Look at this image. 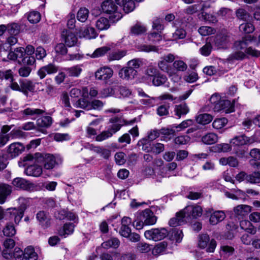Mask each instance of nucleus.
Returning <instances> with one entry per match:
<instances>
[{
  "label": "nucleus",
  "mask_w": 260,
  "mask_h": 260,
  "mask_svg": "<svg viewBox=\"0 0 260 260\" xmlns=\"http://www.w3.org/2000/svg\"><path fill=\"white\" fill-rule=\"evenodd\" d=\"M190 137L188 136H179L175 138L174 142L177 145H185L190 141Z\"/></svg>",
  "instance_id": "nucleus-61"
},
{
  "label": "nucleus",
  "mask_w": 260,
  "mask_h": 260,
  "mask_svg": "<svg viewBox=\"0 0 260 260\" xmlns=\"http://www.w3.org/2000/svg\"><path fill=\"white\" fill-rule=\"evenodd\" d=\"M218 141V136L213 133H208L202 138V142L207 145H211Z\"/></svg>",
  "instance_id": "nucleus-28"
},
{
  "label": "nucleus",
  "mask_w": 260,
  "mask_h": 260,
  "mask_svg": "<svg viewBox=\"0 0 260 260\" xmlns=\"http://www.w3.org/2000/svg\"><path fill=\"white\" fill-rule=\"evenodd\" d=\"M120 244L119 240L116 238H112L103 242L102 246L105 249H108L110 248H116Z\"/></svg>",
  "instance_id": "nucleus-33"
},
{
  "label": "nucleus",
  "mask_w": 260,
  "mask_h": 260,
  "mask_svg": "<svg viewBox=\"0 0 260 260\" xmlns=\"http://www.w3.org/2000/svg\"><path fill=\"white\" fill-rule=\"evenodd\" d=\"M89 16V10L86 8H81L77 14V19L81 22H85Z\"/></svg>",
  "instance_id": "nucleus-37"
},
{
  "label": "nucleus",
  "mask_w": 260,
  "mask_h": 260,
  "mask_svg": "<svg viewBox=\"0 0 260 260\" xmlns=\"http://www.w3.org/2000/svg\"><path fill=\"white\" fill-rule=\"evenodd\" d=\"M142 65V61L140 59L135 58L128 61L127 67L131 69L136 70Z\"/></svg>",
  "instance_id": "nucleus-54"
},
{
  "label": "nucleus",
  "mask_w": 260,
  "mask_h": 260,
  "mask_svg": "<svg viewBox=\"0 0 260 260\" xmlns=\"http://www.w3.org/2000/svg\"><path fill=\"white\" fill-rule=\"evenodd\" d=\"M168 235L169 232L165 228L152 229L145 231L144 233L146 238L154 241L161 240Z\"/></svg>",
  "instance_id": "nucleus-7"
},
{
  "label": "nucleus",
  "mask_w": 260,
  "mask_h": 260,
  "mask_svg": "<svg viewBox=\"0 0 260 260\" xmlns=\"http://www.w3.org/2000/svg\"><path fill=\"white\" fill-rule=\"evenodd\" d=\"M125 154L122 152H117L115 154L114 158L116 163L118 165L124 164L126 161Z\"/></svg>",
  "instance_id": "nucleus-63"
},
{
  "label": "nucleus",
  "mask_w": 260,
  "mask_h": 260,
  "mask_svg": "<svg viewBox=\"0 0 260 260\" xmlns=\"http://www.w3.org/2000/svg\"><path fill=\"white\" fill-rule=\"evenodd\" d=\"M137 71L129 69L128 67L121 69L119 72V76L122 80H132L137 75Z\"/></svg>",
  "instance_id": "nucleus-22"
},
{
  "label": "nucleus",
  "mask_w": 260,
  "mask_h": 260,
  "mask_svg": "<svg viewBox=\"0 0 260 260\" xmlns=\"http://www.w3.org/2000/svg\"><path fill=\"white\" fill-rule=\"evenodd\" d=\"M206 214L210 216L209 222L212 225H216L223 220L225 217V214L223 211H214L212 208H207L205 210Z\"/></svg>",
  "instance_id": "nucleus-9"
},
{
  "label": "nucleus",
  "mask_w": 260,
  "mask_h": 260,
  "mask_svg": "<svg viewBox=\"0 0 260 260\" xmlns=\"http://www.w3.org/2000/svg\"><path fill=\"white\" fill-rule=\"evenodd\" d=\"M167 247V244L160 243L154 247L152 251L154 255H158L164 252Z\"/></svg>",
  "instance_id": "nucleus-56"
},
{
  "label": "nucleus",
  "mask_w": 260,
  "mask_h": 260,
  "mask_svg": "<svg viewBox=\"0 0 260 260\" xmlns=\"http://www.w3.org/2000/svg\"><path fill=\"white\" fill-rule=\"evenodd\" d=\"M18 202L20 204L19 208H9L6 212L2 207H0V220L5 218L6 219L14 220L16 224H18L28 205L29 200L23 197H20L18 199Z\"/></svg>",
  "instance_id": "nucleus-2"
},
{
  "label": "nucleus",
  "mask_w": 260,
  "mask_h": 260,
  "mask_svg": "<svg viewBox=\"0 0 260 260\" xmlns=\"http://www.w3.org/2000/svg\"><path fill=\"white\" fill-rule=\"evenodd\" d=\"M0 79L10 81H13L16 80L13 73L11 70L6 71H0Z\"/></svg>",
  "instance_id": "nucleus-40"
},
{
  "label": "nucleus",
  "mask_w": 260,
  "mask_h": 260,
  "mask_svg": "<svg viewBox=\"0 0 260 260\" xmlns=\"http://www.w3.org/2000/svg\"><path fill=\"white\" fill-rule=\"evenodd\" d=\"M139 220H142L145 225H153L157 220V217L149 209H146L138 213Z\"/></svg>",
  "instance_id": "nucleus-11"
},
{
  "label": "nucleus",
  "mask_w": 260,
  "mask_h": 260,
  "mask_svg": "<svg viewBox=\"0 0 260 260\" xmlns=\"http://www.w3.org/2000/svg\"><path fill=\"white\" fill-rule=\"evenodd\" d=\"M222 110H224L226 113L233 112L234 111V103L233 101L231 102L229 100L221 99L219 103L216 106L215 110L218 111Z\"/></svg>",
  "instance_id": "nucleus-17"
},
{
  "label": "nucleus",
  "mask_w": 260,
  "mask_h": 260,
  "mask_svg": "<svg viewBox=\"0 0 260 260\" xmlns=\"http://www.w3.org/2000/svg\"><path fill=\"white\" fill-rule=\"evenodd\" d=\"M75 225L73 223H66L63 227V229L59 231V234L60 236H64L72 234L74 231Z\"/></svg>",
  "instance_id": "nucleus-36"
},
{
  "label": "nucleus",
  "mask_w": 260,
  "mask_h": 260,
  "mask_svg": "<svg viewBox=\"0 0 260 260\" xmlns=\"http://www.w3.org/2000/svg\"><path fill=\"white\" fill-rule=\"evenodd\" d=\"M97 36V32L92 27H88L80 32V37H83L87 39H95Z\"/></svg>",
  "instance_id": "nucleus-29"
},
{
  "label": "nucleus",
  "mask_w": 260,
  "mask_h": 260,
  "mask_svg": "<svg viewBox=\"0 0 260 260\" xmlns=\"http://www.w3.org/2000/svg\"><path fill=\"white\" fill-rule=\"evenodd\" d=\"M110 20L104 17L99 18L95 21V26L99 30L108 29L110 26Z\"/></svg>",
  "instance_id": "nucleus-27"
},
{
  "label": "nucleus",
  "mask_w": 260,
  "mask_h": 260,
  "mask_svg": "<svg viewBox=\"0 0 260 260\" xmlns=\"http://www.w3.org/2000/svg\"><path fill=\"white\" fill-rule=\"evenodd\" d=\"M147 31V28L144 25L137 23L131 28V34L132 35L138 36L142 35Z\"/></svg>",
  "instance_id": "nucleus-31"
},
{
  "label": "nucleus",
  "mask_w": 260,
  "mask_h": 260,
  "mask_svg": "<svg viewBox=\"0 0 260 260\" xmlns=\"http://www.w3.org/2000/svg\"><path fill=\"white\" fill-rule=\"evenodd\" d=\"M187 220L185 218L184 215L180 213V211L177 213L176 217L171 218L169 222V224L171 226H177L180 225L187 222Z\"/></svg>",
  "instance_id": "nucleus-25"
},
{
  "label": "nucleus",
  "mask_w": 260,
  "mask_h": 260,
  "mask_svg": "<svg viewBox=\"0 0 260 260\" xmlns=\"http://www.w3.org/2000/svg\"><path fill=\"white\" fill-rule=\"evenodd\" d=\"M228 120L225 118H216L213 123V127L216 129H219L223 127L228 123Z\"/></svg>",
  "instance_id": "nucleus-46"
},
{
  "label": "nucleus",
  "mask_w": 260,
  "mask_h": 260,
  "mask_svg": "<svg viewBox=\"0 0 260 260\" xmlns=\"http://www.w3.org/2000/svg\"><path fill=\"white\" fill-rule=\"evenodd\" d=\"M254 142L253 139L247 137L243 135L235 137L232 139L230 143L233 147L243 146L247 144H252Z\"/></svg>",
  "instance_id": "nucleus-16"
},
{
  "label": "nucleus",
  "mask_w": 260,
  "mask_h": 260,
  "mask_svg": "<svg viewBox=\"0 0 260 260\" xmlns=\"http://www.w3.org/2000/svg\"><path fill=\"white\" fill-rule=\"evenodd\" d=\"M138 145L142 147V150L148 152L151 151V146L150 141L147 138H143L141 139L138 143Z\"/></svg>",
  "instance_id": "nucleus-48"
},
{
  "label": "nucleus",
  "mask_w": 260,
  "mask_h": 260,
  "mask_svg": "<svg viewBox=\"0 0 260 260\" xmlns=\"http://www.w3.org/2000/svg\"><path fill=\"white\" fill-rule=\"evenodd\" d=\"M12 187L6 183H0V204H4L7 198L11 194Z\"/></svg>",
  "instance_id": "nucleus-20"
},
{
  "label": "nucleus",
  "mask_w": 260,
  "mask_h": 260,
  "mask_svg": "<svg viewBox=\"0 0 260 260\" xmlns=\"http://www.w3.org/2000/svg\"><path fill=\"white\" fill-rule=\"evenodd\" d=\"M13 185L17 188L28 190L33 187V184L22 178H16L12 181Z\"/></svg>",
  "instance_id": "nucleus-21"
},
{
  "label": "nucleus",
  "mask_w": 260,
  "mask_h": 260,
  "mask_svg": "<svg viewBox=\"0 0 260 260\" xmlns=\"http://www.w3.org/2000/svg\"><path fill=\"white\" fill-rule=\"evenodd\" d=\"M3 234L7 237H13L16 234V231L14 225L8 224L3 229Z\"/></svg>",
  "instance_id": "nucleus-51"
},
{
  "label": "nucleus",
  "mask_w": 260,
  "mask_h": 260,
  "mask_svg": "<svg viewBox=\"0 0 260 260\" xmlns=\"http://www.w3.org/2000/svg\"><path fill=\"white\" fill-rule=\"evenodd\" d=\"M103 12L110 15L112 22H116L122 18V14L118 10V7L112 0H106L101 4Z\"/></svg>",
  "instance_id": "nucleus-5"
},
{
  "label": "nucleus",
  "mask_w": 260,
  "mask_h": 260,
  "mask_svg": "<svg viewBox=\"0 0 260 260\" xmlns=\"http://www.w3.org/2000/svg\"><path fill=\"white\" fill-rule=\"evenodd\" d=\"M240 227L248 233L254 234L256 233V229L248 220H242L240 223Z\"/></svg>",
  "instance_id": "nucleus-35"
},
{
  "label": "nucleus",
  "mask_w": 260,
  "mask_h": 260,
  "mask_svg": "<svg viewBox=\"0 0 260 260\" xmlns=\"http://www.w3.org/2000/svg\"><path fill=\"white\" fill-rule=\"evenodd\" d=\"M113 70L106 66L100 68L94 73L96 80L105 81L110 80L113 76Z\"/></svg>",
  "instance_id": "nucleus-12"
},
{
  "label": "nucleus",
  "mask_w": 260,
  "mask_h": 260,
  "mask_svg": "<svg viewBox=\"0 0 260 260\" xmlns=\"http://www.w3.org/2000/svg\"><path fill=\"white\" fill-rule=\"evenodd\" d=\"M44 111L39 109H32L27 108L23 111V113L25 115L33 116L43 114Z\"/></svg>",
  "instance_id": "nucleus-58"
},
{
  "label": "nucleus",
  "mask_w": 260,
  "mask_h": 260,
  "mask_svg": "<svg viewBox=\"0 0 260 260\" xmlns=\"http://www.w3.org/2000/svg\"><path fill=\"white\" fill-rule=\"evenodd\" d=\"M115 89L116 87L115 85L105 88L100 91V97L102 98H105L108 96H112L115 93Z\"/></svg>",
  "instance_id": "nucleus-41"
},
{
  "label": "nucleus",
  "mask_w": 260,
  "mask_h": 260,
  "mask_svg": "<svg viewBox=\"0 0 260 260\" xmlns=\"http://www.w3.org/2000/svg\"><path fill=\"white\" fill-rule=\"evenodd\" d=\"M61 37L64 39L66 45L69 47L74 46L77 43L76 36L70 30H64L62 31Z\"/></svg>",
  "instance_id": "nucleus-15"
},
{
  "label": "nucleus",
  "mask_w": 260,
  "mask_h": 260,
  "mask_svg": "<svg viewBox=\"0 0 260 260\" xmlns=\"http://www.w3.org/2000/svg\"><path fill=\"white\" fill-rule=\"evenodd\" d=\"M27 19L31 23H37L41 19V14L37 11L30 12L27 15Z\"/></svg>",
  "instance_id": "nucleus-50"
},
{
  "label": "nucleus",
  "mask_w": 260,
  "mask_h": 260,
  "mask_svg": "<svg viewBox=\"0 0 260 260\" xmlns=\"http://www.w3.org/2000/svg\"><path fill=\"white\" fill-rule=\"evenodd\" d=\"M203 210L201 206L189 205L180 211V213L184 215L187 221L192 218H197L202 214Z\"/></svg>",
  "instance_id": "nucleus-8"
},
{
  "label": "nucleus",
  "mask_w": 260,
  "mask_h": 260,
  "mask_svg": "<svg viewBox=\"0 0 260 260\" xmlns=\"http://www.w3.org/2000/svg\"><path fill=\"white\" fill-rule=\"evenodd\" d=\"M52 123V118L49 116H43L37 121V125L39 127H47Z\"/></svg>",
  "instance_id": "nucleus-39"
},
{
  "label": "nucleus",
  "mask_w": 260,
  "mask_h": 260,
  "mask_svg": "<svg viewBox=\"0 0 260 260\" xmlns=\"http://www.w3.org/2000/svg\"><path fill=\"white\" fill-rule=\"evenodd\" d=\"M68 74L70 76L78 77L82 72V69L79 66H75L70 68L66 69Z\"/></svg>",
  "instance_id": "nucleus-55"
},
{
  "label": "nucleus",
  "mask_w": 260,
  "mask_h": 260,
  "mask_svg": "<svg viewBox=\"0 0 260 260\" xmlns=\"http://www.w3.org/2000/svg\"><path fill=\"white\" fill-rule=\"evenodd\" d=\"M110 48L107 46H104L97 48L91 55L92 58H97L104 55Z\"/></svg>",
  "instance_id": "nucleus-47"
},
{
  "label": "nucleus",
  "mask_w": 260,
  "mask_h": 260,
  "mask_svg": "<svg viewBox=\"0 0 260 260\" xmlns=\"http://www.w3.org/2000/svg\"><path fill=\"white\" fill-rule=\"evenodd\" d=\"M30 161L34 163L31 161ZM39 164L37 163H35V165L28 164V166L25 170L26 174L33 177L40 176L42 173V168Z\"/></svg>",
  "instance_id": "nucleus-19"
},
{
  "label": "nucleus",
  "mask_w": 260,
  "mask_h": 260,
  "mask_svg": "<svg viewBox=\"0 0 260 260\" xmlns=\"http://www.w3.org/2000/svg\"><path fill=\"white\" fill-rule=\"evenodd\" d=\"M112 137L111 133L107 130H105L95 137V140L98 142H102Z\"/></svg>",
  "instance_id": "nucleus-57"
},
{
  "label": "nucleus",
  "mask_w": 260,
  "mask_h": 260,
  "mask_svg": "<svg viewBox=\"0 0 260 260\" xmlns=\"http://www.w3.org/2000/svg\"><path fill=\"white\" fill-rule=\"evenodd\" d=\"M36 219L39 224L44 228H47L50 225L51 216L48 212L45 211H39L36 214Z\"/></svg>",
  "instance_id": "nucleus-13"
},
{
  "label": "nucleus",
  "mask_w": 260,
  "mask_h": 260,
  "mask_svg": "<svg viewBox=\"0 0 260 260\" xmlns=\"http://www.w3.org/2000/svg\"><path fill=\"white\" fill-rule=\"evenodd\" d=\"M60 158L50 154H43L41 153H36L34 154H28L23 157V160L31 161L35 163L42 164L44 162V167L45 169L51 170L55 167L58 163Z\"/></svg>",
  "instance_id": "nucleus-3"
},
{
  "label": "nucleus",
  "mask_w": 260,
  "mask_h": 260,
  "mask_svg": "<svg viewBox=\"0 0 260 260\" xmlns=\"http://www.w3.org/2000/svg\"><path fill=\"white\" fill-rule=\"evenodd\" d=\"M8 32L13 35L18 34L20 30V26L16 23H12L7 25Z\"/></svg>",
  "instance_id": "nucleus-52"
},
{
  "label": "nucleus",
  "mask_w": 260,
  "mask_h": 260,
  "mask_svg": "<svg viewBox=\"0 0 260 260\" xmlns=\"http://www.w3.org/2000/svg\"><path fill=\"white\" fill-rule=\"evenodd\" d=\"M57 68L52 64H49L41 68L38 72V75L40 79H43L46 75V74H50L56 73Z\"/></svg>",
  "instance_id": "nucleus-24"
},
{
  "label": "nucleus",
  "mask_w": 260,
  "mask_h": 260,
  "mask_svg": "<svg viewBox=\"0 0 260 260\" xmlns=\"http://www.w3.org/2000/svg\"><path fill=\"white\" fill-rule=\"evenodd\" d=\"M148 40L152 43H156L159 42L162 40V36L161 32L158 31L157 32H153L148 34Z\"/></svg>",
  "instance_id": "nucleus-53"
},
{
  "label": "nucleus",
  "mask_w": 260,
  "mask_h": 260,
  "mask_svg": "<svg viewBox=\"0 0 260 260\" xmlns=\"http://www.w3.org/2000/svg\"><path fill=\"white\" fill-rule=\"evenodd\" d=\"M171 239L175 240L177 242H180L183 238V234L182 230L178 229H172Z\"/></svg>",
  "instance_id": "nucleus-44"
},
{
  "label": "nucleus",
  "mask_w": 260,
  "mask_h": 260,
  "mask_svg": "<svg viewBox=\"0 0 260 260\" xmlns=\"http://www.w3.org/2000/svg\"><path fill=\"white\" fill-rule=\"evenodd\" d=\"M239 30L242 32L250 34L253 31L254 27L253 24L250 22H244L240 25Z\"/></svg>",
  "instance_id": "nucleus-42"
},
{
  "label": "nucleus",
  "mask_w": 260,
  "mask_h": 260,
  "mask_svg": "<svg viewBox=\"0 0 260 260\" xmlns=\"http://www.w3.org/2000/svg\"><path fill=\"white\" fill-rule=\"evenodd\" d=\"M24 150V146L20 143L15 142L10 144L7 152L13 157H15L21 153Z\"/></svg>",
  "instance_id": "nucleus-18"
},
{
  "label": "nucleus",
  "mask_w": 260,
  "mask_h": 260,
  "mask_svg": "<svg viewBox=\"0 0 260 260\" xmlns=\"http://www.w3.org/2000/svg\"><path fill=\"white\" fill-rule=\"evenodd\" d=\"M175 114L180 118L181 115L186 114L189 112V108L185 104L176 105L175 108Z\"/></svg>",
  "instance_id": "nucleus-38"
},
{
  "label": "nucleus",
  "mask_w": 260,
  "mask_h": 260,
  "mask_svg": "<svg viewBox=\"0 0 260 260\" xmlns=\"http://www.w3.org/2000/svg\"><path fill=\"white\" fill-rule=\"evenodd\" d=\"M164 150V145L160 143L153 144L151 146V151L156 154H159Z\"/></svg>",
  "instance_id": "nucleus-62"
},
{
  "label": "nucleus",
  "mask_w": 260,
  "mask_h": 260,
  "mask_svg": "<svg viewBox=\"0 0 260 260\" xmlns=\"http://www.w3.org/2000/svg\"><path fill=\"white\" fill-rule=\"evenodd\" d=\"M198 31L202 36H205L213 34L214 29L210 26H203L199 28Z\"/></svg>",
  "instance_id": "nucleus-60"
},
{
  "label": "nucleus",
  "mask_w": 260,
  "mask_h": 260,
  "mask_svg": "<svg viewBox=\"0 0 260 260\" xmlns=\"http://www.w3.org/2000/svg\"><path fill=\"white\" fill-rule=\"evenodd\" d=\"M3 256L6 259H9L13 256L16 260H23L25 258L28 260H37L38 256L31 246L26 247L23 251L20 248L16 247L13 253H8L6 250L3 251Z\"/></svg>",
  "instance_id": "nucleus-4"
},
{
  "label": "nucleus",
  "mask_w": 260,
  "mask_h": 260,
  "mask_svg": "<svg viewBox=\"0 0 260 260\" xmlns=\"http://www.w3.org/2000/svg\"><path fill=\"white\" fill-rule=\"evenodd\" d=\"M246 181L250 183H257L260 182V172L255 171L251 174H248Z\"/></svg>",
  "instance_id": "nucleus-45"
},
{
  "label": "nucleus",
  "mask_w": 260,
  "mask_h": 260,
  "mask_svg": "<svg viewBox=\"0 0 260 260\" xmlns=\"http://www.w3.org/2000/svg\"><path fill=\"white\" fill-rule=\"evenodd\" d=\"M87 98H81L79 99L75 104V107L80 108L87 110H90V102L88 101Z\"/></svg>",
  "instance_id": "nucleus-43"
},
{
  "label": "nucleus",
  "mask_w": 260,
  "mask_h": 260,
  "mask_svg": "<svg viewBox=\"0 0 260 260\" xmlns=\"http://www.w3.org/2000/svg\"><path fill=\"white\" fill-rule=\"evenodd\" d=\"M135 119H134L129 121L123 120V123L111 124L109 126L107 131L111 133L112 136L114 134H115L120 129L122 125L132 124L133 123L135 122Z\"/></svg>",
  "instance_id": "nucleus-26"
},
{
  "label": "nucleus",
  "mask_w": 260,
  "mask_h": 260,
  "mask_svg": "<svg viewBox=\"0 0 260 260\" xmlns=\"http://www.w3.org/2000/svg\"><path fill=\"white\" fill-rule=\"evenodd\" d=\"M191 19L190 16H187L186 18V21L184 20L182 22V26L181 28H178L176 29L175 31L173 34V37L174 39H182L185 37L186 33L184 28V26H186V23L189 22Z\"/></svg>",
  "instance_id": "nucleus-23"
},
{
  "label": "nucleus",
  "mask_w": 260,
  "mask_h": 260,
  "mask_svg": "<svg viewBox=\"0 0 260 260\" xmlns=\"http://www.w3.org/2000/svg\"><path fill=\"white\" fill-rule=\"evenodd\" d=\"M250 36L243 38L242 40L237 41L234 43V47L236 51L230 54L228 59L230 61L233 60H240L244 58L246 56L245 53L248 55L254 57H258L260 55V51L254 48L249 47L247 48L249 43L251 41Z\"/></svg>",
  "instance_id": "nucleus-1"
},
{
  "label": "nucleus",
  "mask_w": 260,
  "mask_h": 260,
  "mask_svg": "<svg viewBox=\"0 0 260 260\" xmlns=\"http://www.w3.org/2000/svg\"><path fill=\"white\" fill-rule=\"evenodd\" d=\"M145 80L149 81H165L166 77L161 75L157 70L153 67H148L146 71L145 75L143 78Z\"/></svg>",
  "instance_id": "nucleus-10"
},
{
  "label": "nucleus",
  "mask_w": 260,
  "mask_h": 260,
  "mask_svg": "<svg viewBox=\"0 0 260 260\" xmlns=\"http://www.w3.org/2000/svg\"><path fill=\"white\" fill-rule=\"evenodd\" d=\"M123 7V10L126 13L132 12L135 9V6L133 0H126L124 4L122 5Z\"/></svg>",
  "instance_id": "nucleus-64"
},
{
  "label": "nucleus",
  "mask_w": 260,
  "mask_h": 260,
  "mask_svg": "<svg viewBox=\"0 0 260 260\" xmlns=\"http://www.w3.org/2000/svg\"><path fill=\"white\" fill-rule=\"evenodd\" d=\"M251 210V207L246 205H240L236 207L234 211L238 216H245L248 214Z\"/></svg>",
  "instance_id": "nucleus-30"
},
{
  "label": "nucleus",
  "mask_w": 260,
  "mask_h": 260,
  "mask_svg": "<svg viewBox=\"0 0 260 260\" xmlns=\"http://www.w3.org/2000/svg\"><path fill=\"white\" fill-rule=\"evenodd\" d=\"M126 55V51L124 50L113 52L109 54L108 60L109 61L119 60Z\"/></svg>",
  "instance_id": "nucleus-49"
},
{
  "label": "nucleus",
  "mask_w": 260,
  "mask_h": 260,
  "mask_svg": "<svg viewBox=\"0 0 260 260\" xmlns=\"http://www.w3.org/2000/svg\"><path fill=\"white\" fill-rule=\"evenodd\" d=\"M137 249L142 253H147L151 250V246L144 242H140L137 244Z\"/></svg>",
  "instance_id": "nucleus-59"
},
{
  "label": "nucleus",
  "mask_w": 260,
  "mask_h": 260,
  "mask_svg": "<svg viewBox=\"0 0 260 260\" xmlns=\"http://www.w3.org/2000/svg\"><path fill=\"white\" fill-rule=\"evenodd\" d=\"M213 119L209 114H200L196 117V121L201 124L205 125L210 123Z\"/></svg>",
  "instance_id": "nucleus-34"
},
{
  "label": "nucleus",
  "mask_w": 260,
  "mask_h": 260,
  "mask_svg": "<svg viewBox=\"0 0 260 260\" xmlns=\"http://www.w3.org/2000/svg\"><path fill=\"white\" fill-rule=\"evenodd\" d=\"M228 42V38L226 36L219 35L214 38L213 43L218 48H221L224 47Z\"/></svg>",
  "instance_id": "nucleus-32"
},
{
  "label": "nucleus",
  "mask_w": 260,
  "mask_h": 260,
  "mask_svg": "<svg viewBox=\"0 0 260 260\" xmlns=\"http://www.w3.org/2000/svg\"><path fill=\"white\" fill-rule=\"evenodd\" d=\"M217 243L215 240H210L209 236L207 234H202L199 236L198 246L201 249L206 248L207 252H214L216 247Z\"/></svg>",
  "instance_id": "nucleus-6"
},
{
  "label": "nucleus",
  "mask_w": 260,
  "mask_h": 260,
  "mask_svg": "<svg viewBox=\"0 0 260 260\" xmlns=\"http://www.w3.org/2000/svg\"><path fill=\"white\" fill-rule=\"evenodd\" d=\"M11 88L15 90L20 91L24 93H27L28 91L34 90V86L31 82H11Z\"/></svg>",
  "instance_id": "nucleus-14"
}]
</instances>
